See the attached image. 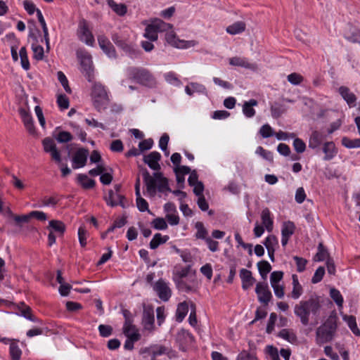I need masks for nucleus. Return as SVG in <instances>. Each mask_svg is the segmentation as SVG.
Returning <instances> with one entry per match:
<instances>
[{
	"mask_svg": "<svg viewBox=\"0 0 360 360\" xmlns=\"http://www.w3.org/2000/svg\"><path fill=\"white\" fill-rule=\"evenodd\" d=\"M321 309L320 297L312 295L308 300H302L294 307L295 314L300 318L303 326H307L309 323L310 315L315 322H318Z\"/></svg>",
	"mask_w": 360,
	"mask_h": 360,
	"instance_id": "f257e3e1",
	"label": "nucleus"
},
{
	"mask_svg": "<svg viewBox=\"0 0 360 360\" xmlns=\"http://www.w3.org/2000/svg\"><path fill=\"white\" fill-rule=\"evenodd\" d=\"M142 174L147 191L151 196H154L156 194L157 190L159 192H164L165 191H171L167 179L164 177L161 172H155L152 176L149 172L144 169H143Z\"/></svg>",
	"mask_w": 360,
	"mask_h": 360,
	"instance_id": "f03ea898",
	"label": "nucleus"
},
{
	"mask_svg": "<svg viewBox=\"0 0 360 360\" xmlns=\"http://www.w3.org/2000/svg\"><path fill=\"white\" fill-rule=\"evenodd\" d=\"M338 316L333 312L326 322L319 326L316 331V342L319 345L330 342L337 330Z\"/></svg>",
	"mask_w": 360,
	"mask_h": 360,
	"instance_id": "7ed1b4c3",
	"label": "nucleus"
},
{
	"mask_svg": "<svg viewBox=\"0 0 360 360\" xmlns=\"http://www.w3.org/2000/svg\"><path fill=\"white\" fill-rule=\"evenodd\" d=\"M91 96L95 108L101 111L108 105L110 99L105 86L100 82L94 83Z\"/></svg>",
	"mask_w": 360,
	"mask_h": 360,
	"instance_id": "20e7f679",
	"label": "nucleus"
},
{
	"mask_svg": "<svg viewBox=\"0 0 360 360\" xmlns=\"http://www.w3.org/2000/svg\"><path fill=\"white\" fill-rule=\"evenodd\" d=\"M128 77L145 86H153L155 79L150 72L143 68L131 67L127 70Z\"/></svg>",
	"mask_w": 360,
	"mask_h": 360,
	"instance_id": "39448f33",
	"label": "nucleus"
},
{
	"mask_svg": "<svg viewBox=\"0 0 360 360\" xmlns=\"http://www.w3.org/2000/svg\"><path fill=\"white\" fill-rule=\"evenodd\" d=\"M77 58L80 60L83 72L89 82H92L94 79V67L92 58L89 53L83 49L77 51Z\"/></svg>",
	"mask_w": 360,
	"mask_h": 360,
	"instance_id": "423d86ee",
	"label": "nucleus"
},
{
	"mask_svg": "<svg viewBox=\"0 0 360 360\" xmlns=\"http://www.w3.org/2000/svg\"><path fill=\"white\" fill-rule=\"evenodd\" d=\"M77 35L82 41H84L88 46H93L94 37L89 27L87 21L84 19H82L79 22Z\"/></svg>",
	"mask_w": 360,
	"mask_h": 360,
	"instance_id": "0eeeda50",
	"label": "nucleus"
},
{
	"mask_svg": "<svg viewBox=\"0 0 360 360\" xmlns=\"http://www.w3.org/2000/svg\"><path fill=\"white\" fill-rule=\"evenodd\" d=\"M42 145L44 150L50 154L51 159L57 164H60L62 161L60 152L58 150L54 140L46 137L43 139Z\"/></svg>",
	"mask_w": 360,
	"mask_h": 360,
	"instance_id": "6e6552de",
	"label": "nucleus"
},
{
	"mask_svg": "<svg viewBox=\"0 0 360 360\" xmlns=\"http://www.w3.org/2000/svg\"><path fill=\"white\" fill-rule=\"evenodd\" d=\"M142 324L145 330L152 332L155 329L154 310L151 306H143Z\"/></svg>",
	"mask_w": 360,
	"mask_h": 360,
	"instance_id": "1a4fd4ad",
	"label": "nucleus"
},
{
	"mask_svg": "<svg viewBox=\"0 0 360 360\" xmlns=\"http://www.w3.org/2000/svg\"><path fill=\"white\" fill-rule=\"evenodd\" d=\"M169 352V348L160 345H153L148 347L142 348L140 354L144 355V357L151 356V360H156V357Z\"/></svg>",
	"mask_w": 360,
	"mask_h": 360,
	"instance_id": "9d476101",
	"label": "nucleus"
},
{
	"mask_svg": "<svg viewBox=\"0 0 360 360\" xmlns=\"http://www.w3.org/2000/svg\"><path fill=\"white\" fill-rule=\"evenodd\" d=\"M88 155V149L84 148L77 149L72 158V168L79 169L84 167L86 164Z\"/></svg>",
	"mask_w": 360,
	"mask_h": 360,
	"instance_id": "9b49d317",
	"label": "nucleus"
},
{
	"mask_svg": "<svg viewBox=\"0 0 360 360\" xmlns=\"http://www.w3.org/2000/svg\"><path fill=\"white\" fill-rule=\"evenodd\" d=\"M255 292L258 296L259 301L264 305H267L272 297L268 284L266 283H257L256 285Z\"/></svg>",
	"mask_w": 360,
	"mask_h": 360,
	"instance_id": "f8f14e48",
	"label": "nucleus"
},
{
	"mask_svg": "<svg viewBox=\"0 0 360 360\" xmlns=\"http://www.w3.org/2000/svg\"><path fill=\"white\" fill-rule=\"evenodd\" d=\"M154 290L158 294L159 298L164 302L168 301L172 295V290L169 287L168 283L162 279H159L155 283L154 285Z\"/></svg>",
	"mask_w": 360,
	"mask_h": 360,
	"instance_id": "ddd939ff",
	"label": "nucleus"
},
{
	"mask_svg": "<svg viewBox=\"0 0 360 360\" xmlns=\"http://www.w3.org/2000/svg\"><path fill=\"white\" fill-rule=\"evenodd\" d=\"M229 64L233 66L241 67L252 71H256L258 68L256 63H250L246 58L239 56L229 58Z\"/></svg>",
	"mask_w": 360,
	"mask_h": 360,
	"instance_id": "4468645a",
	"label": "nucleus"
},
{
	"mask_svg": "<svg viewBox=\"0 0 360 360\" xmlns=\"http://www.w3.org/2000/svg\"><path fill=\"white\" fill-rule=\"evenodd\" d=\"M161 159V155L157 151H153L143 158V162L148 165V167L155 170L159 171L160 169V165L159 161Z\"/></svg>",
	"mask_w": 360,
	"mask_h": 360,
	"instance_id": "2eb2a0df",
	"label": "nucleus"
},
{
	"mask_svg": "<svg viewBox=\"0 0 360 360\" xmlns=\"http://www.w3.org/2000/svg\"><path fill=\"white\" fill-rule=\"evenodd\" d=\"M98 41L101 49L111 58L116 57V52L113 45L104 35H99L98 37Z\"/></svg>",
	"mask_w": 360,
	"mask_h": 360,
	"instance_id": "dca6fc26",
	"label": "nucleus"
},
{
	"mask_svg": "<svg viewBox=\"0 0 360 360\" xmlns=\"http://www.w3.org/2000/svg\"><path fill=\"white\" fill-rule=\"evenodd\" d=\"M19 113L27 131L30 134H35L36 130L34 126V122L31 115L24 108H20Z\"/></svg>",
	"mask_w": 360,
	"mask_h": 360,
	"instance_id": "f3484780",
	"label": "nucleus"
},
{
	"mask_svg": "<svg viewBox=\"0 0 360 360\" xmlns=\"http://www.w3.org/2000/svg\"><path fill=\"white\" fill-rule=\"evenodd\" d=\"M338 92L342 98L347 102L349 106H354L356 102V96L351 92L350 89L345 86H341L338 89Z\"/></svg>",
	"mask_w": 360,
	"mask_h": 360,
	"instance_id": "a211bd4d",
	"label": "nucleus"
},
{
	"mask_svg": "<svg viewBox=\"0 0 360 360\" xmlns=\"http://www.w3.org/2000/svg\"><path fill=\"white\" fill-rule=\"evenodd\" d=\"M240 277L242 281V288L243 290H248L255 282V279L252 276V272L245 269H242L240 271Z\"/></svg>",
	"mask_w": 360,
	"mask_h": 360,
	"instance_id": "6ab92c4d",
	"label": "nucleus"
},
{
	"mask_svg": "<svg viewBox=\"0 0 360 360\" xmlns=\"http://www.w3.org/2000/svg\"><path fill=\"white\" fill-rule=\"evenodd\" d=\"M123 199V195H120V193H115L112 190H110L108 191V196L105 197L106 203L111 207H115L120 205L124 207V205L122 202Z\"/></svg>",
	"mask_w": 360,
	"mask_h": 360,
	"instance_id": "aec40b11",
	"label": "nucleus"
},
{
	"mask_svg": "<svg viewBox=\"0 0 360 360\" xmlns=\"http://www.w3.org/2000/svg\"><path fill=\"white\" fill-rule=\"evenodd\" d=\"M261 219L263 226H264L269 232L273 229V219L271 217V213L268 208H265L261 213Z\"/></svg>",
	"mask_w": 360,
	"mask_h": 360,
	"instance_id": "412c9836",
	"label": "nucleus"
},
{
	"mask_svg": "<svg viewBox=\"0 0 360 360\" xmlns=\"http://www.w3.org/2000/svg\"><path fill=\"white\" fill-rule=\"evenodd\" d=\"M246 29V24L243 21H237L232 25L228 26L226 31L232 35L240 34Z\"/></svg>",
	"mask_w": 360,
	"mask_h": 360,
	"instance_id": "4be33fe9",
	"label": "nucleus"
},
{
	"mask_svg": "<svg viewBox=\"0 0 360 360\" xmlns=\"http://www.w3.org/2000/svg\"><path fill=\"white\" fill-rule=\"evenodd\" d=\"M258 102L255 99H250L245 101L243 105V112L247 117H252L255 115V110L254 106L257 105Z\"/></svg>",
	"mask_w": 360,
	"mask_h": 360,
	"instance_id": "5701e85b",
	"label": "nucleus"
},
{
	"mask_svg": "<svg viewBox=\"0 0 360 360\" xmlns=\"http://www.w3.org/2000/svg\"><path fill=\"white\" fill-rule=\"evenodd\" d=\"M150 23L153 25L157 32H167L173 27L172 24L167 23L159 18L151 20Z\"/></svg>",
	"mask_w": 360,
	"mask_h": 360,
	"instance_id": "b1692460",
	"label": "nucleus"
},
{
	"mask_svg": "<svg viewBox=\"0 0 360 360\" xmlns=\"http://www.w3.org/2000/svg\"><path fill=\"white\" fill-rule=\"evenodd\" d=\"M77 180L81 186L84 189L93 188L96 184V181L94 179H89L87 175L84 174H78Z\"/></svg>",
	"mask_w": 360,
	"mask_h": 360,
	"instance_id": "393cba45",
	"label": "nucleus"
},
{
	"mask_svg": "<svg viewBox=\"0 0 360 360\" xmlns=\"http://www.w3.org/2000/svg\"><path fill=\"white\" fill-rule=\"evenodd\" d=\"M323 151L325 153L324 160H331L337 153L335 146L333 142H326L323 145Z\"/></svg>",
	"mask_w": 360,
	"mask_h": 360,
	"instance_id": "a878e982",
	"label": "nucleus"
},
{
	"mask_svg": "<svg viewBox=\"0 0 360 360\" xmlns=\"http://www.w3.org/2000/svg\"><path fill=\"white\" fill-rule=\"evenodd\" d=\"M123 333L125 336L127 337V339L134 342H136L141 338V335L136 328L135 326H131V327H123Z\"/></svg>",
	"mask_w": 360,
	"mask_h": 360,
	"instance_id": "bb28decb",
	"label": "nucleus"
},
{
	"mask_svg": "<svg viewBox=\"0 0 360 360\" xmlns=\"http://www.w3.org/2000/svg\"><path fill=\"white\" fill-rule=\"evenodd\" d=\"M292 278L293 288H292V290L291 292V297L293 299L297 300L302 294L303 290H302V285L299 283L298 278H297V275L293 274L292 276Z\"/></svg>",
	"mask_w": 360,
	"mask_h": 360,
	"instance_id": "cd10ccee",
	"label": "nucleus"
},
{
	"mask_svg": "<svg viewBox=\"0 0 360 360\" xmlns=\"http://www.w3.org/2000/svg\"><path fill=\"white\" fill-rule=\"evenodd\" d=\"M176 288L181 291L184 292H191L193 290L195 281L194 279H191L189 283H187L184 279L182 280H176L174 281Z\"/></svg>",
	"mask_w": 360,
	"mask_h": 360,
	"instance_id": "c85d7f7f",
	"label": "nucleus"
},
{
	"mask_svg": "<svg viewBox=\"0 0 360 360\" xmlns=\"http://www.w3.org/2000/svg\"><path fill=\"white\" fill-rule=\"evenodd\" d=\"M323 140V136L319 131H314L312 132L309 141V147L311 148H316L319 147Z\"/></svg>",
	"mask_w": 360,
	"mask_h": 360,
	"instance_id": "c756f323",
	"label": "nucleus"
},
{
	"mask_svg": "<svg viewBox=\"0 0 360 360\" xmlns=\"http://www.w3.org/2000/svg\"><path fill=\"white\" fill-rule=\"evenodd\" d=\"M169 239L168 236H162L161 233H155L150 242V248L153 250L156 249L160 245L163 244Z\"/></svg>",
	"mask_w": 360,
	"mask_h": 360,
	"instance_id": "7c9ffc66",
	"label": "nucleus"
},
{
	"mask_svg": "<svg viewBox=\"0 0 360 360\" xmlns=\"http://www.w3.org/2000/svg\"><path fill=\"white\" fill-rule=\"evenodd\" d=\"M188 311V306L186 304V302H181L178 304L176 312V321L179 322H181L183 321V319L186 316L187 313Z\"/></svg>",
	"mask_w": 360,
	"mask_h": 360,
	"instance_id": "2f4dec72",
	"label": "nucleus"
},
{
	"mask_svg": "<svg viewBox=\"0 0 360 360\" xmlns=\"http://www.w3.org/2000/svg\"><path fill=\"white\" fill-rule=\"evenodd\" d=\"M48 229H51V231H54L56 232H58L61 235H63L65 231V224L59 220H51L49 223Z\"/></svg>",
	"mask_w": 360,
	"mask_h": 360,
	"instance_id": "473e14b6",
	"label": "nucleus"
},
{
	"mask_svg": "<svg viewBox=\"0 0 360 360\" xmlns=\"http://www.w3.org/2000/svg\"><path fill=\"white\" fill-rule=\"evenodd\" d=\"M108 5L114 12L120 16L125 15L127 13V6L123 4H117L113 0H110L108 1Z\"/></svg>",
	"mask_w": 360,
	"mask_h": 360,
	"instance_id": "72a5a7b5",
	"label": "nucleus"
},
{
	"mask_svg": "<svg viewBox=\"0 0 360 360\" xmlns=\"http://www.w3.org/2000/svg\"><path fill=\"white\" fill-rule=\"evenodd\" d=\"M257 267L261 276L265 280L271 270V266L267 261L263 260L257 263Z\"/></svg>",
	"mask_w": 360,
	"mask_h": 360,
	"instance_id": "f704fd0d",
	"label": "nucleus"
},
{
	"mask_svg": "<svg viewBox=\"0 0 360 360\" xmlns=\"http://www.w3.org/2000/svg\"><path fill=\"white\" fill-rule=\"evenodd\" d=\"M343 319L347 322L348 326L354 335L357 336L360 335V330L357 327L356 318L354 316L345 315L343 316Z\"/></svg>",
	"mask_w": 360,
	"mask_h": 360,
	"instance_id": "c9c22d12",
	"label": "nucleus"
},
{
	"mask_svg": "<svg viewBox=\"0 0 360 360\" xmlns=\"http://www.w3.org/2000/svg\"><path fill=\"white\" fill-rule=\"evenodd\" d=\"M295 226L292 221L285 222L282 226L281 235L290 238L295 232Z\"/></svg>",
	"mask_w": 360,
	"mask_h": 360,
	"instance_id": "e433bc0d",
	"label": "nucleus"
},
{
	"mask_svg": "<svg viewBox=\"0 0 360 360\" xmlns=\"http://www.w3.org/2000/svg\"><path fill=\"white\" fill-rule=\"evenodd\" d=\"M144 37L151 41H155L158 39V32L151 23L147 25L145 30Z\"/></svg>",
	"mask_w": 360,
	"mask_h": 360,
	"instance_id": "4c0bfd02",
	"label": "nucleus"
},
{
	"mask_svg": "<svg viewBox=\"0 0 360 360\" xmlns=\"http://www.w3.org/2000/svg\"><path fill=\"white\" fill-rule=\"evenodd\" d=\"M285 112V108L283 105L275 103L271 105V113L274 118H278Z\"/></svg>",
	"mask_w": 360,
	"mask_h": 360,
	"instance_id": "58836bf2",
	"label": "nucleus"
},
{
	"mask_svg": "<svg viewBox=\"0 0 360 360\" xmlns=\"http://www.w3.org/2000/svg\"><path fill=\"white\" fill-rule=\"evenodd\" d=\"M165 39L168 44H169L171 46L177 48L178 43L180 41V39H178L176 34L173 30H168V32L165 34Z\"/></svg>",
	"mask_w": 360,
	"mask_h": 360,
	"instance_id": "ea45409f",
	"label": "nucleus"
},
{
	"mask_svg": "<svg viewBox=\"0 0 360 360\" xmlns=\"http://www.w3.org/2000/svg\"><path fill=\"white\" fill-rule=\"evenodd\" d=\"M19 56L20 58V62L22 67L27 70L30 69V62L27 57V50L25 46L20 49Z\"/></svg>",
	"mask_w": 360,
	"mask_h": 360,
	"instance_id": "a19ab883",
	"label": "nucleus"
},
{
	"mask_svg": "<svg viewBox=\"0 0 360 360\" xmlns=\"http://www.w3.org/2000/svg\"><path fill=\"white\" fill-rule=\"evenodd\" d=\"M55 139L57 140L58 143H68L72 140L73 137L72 134L65 131H62L58 132V134L54 135Z\"/></svg>",
	"mask_w": 360,
	"mask_h": 360,
	"instance_id": "79ce46f5",
	"label": "nucleus"
},
{
	"mask_svg": "<svg viewBox=\"0 0 360 360\" xmlns=\"http://www.w3.org/2000/svg\"><path fill=\"white\" fill-rule=\"evenodd\" d=\"M264 245L266 250H275V248L278 245V241L275 236L270 235L266 238Z\"/></svg>",
	"mask_w": 360,
	"mask_h": 360,
	"instance_id": "37998d69",
	"label": "nucleus"
},
{
	"mask_svg": "<svg viewBox=\"0 0 360 360\" xmlns=\"http://www.w3.org/2000/svg\"><path fill=\"white\" fill-rule=\"evenodd\" d=\"M10 354L13 360H19L20 359L22 352L15 342L10 344Z\"/></svg>",
	"mask_w": 360,
	"mask_h": 360,
	"instance_id": "c03bdc74",
	"label": "nucleus"
},
{
	"mask_svg": "<svg viewBox=\"0 0 360 360\" xmlns=\"http://www.w3.org/2000/svg\"><path fill=\"white\" fill-rule=\"evenodd\" d=\"M279 337L288 340L292 343L297 340V336L295 334L288 329H283L279 332Z\"/></svg>",
	"mask_w": 360,
	"mask_h": 360,
	"instance_id": "a18cd8bd",
	"label": "nucleus"
},
{
	"mask_svg": "<svg viewBox=\"0 0 360 360\" xmlns=\"http://www.w3.org/2000/svg\"><path fill=\"white\" fill-rule=\"evenodd\" d=\"M190 266L182 268L181 269L176 271L174 273L173 281L182 280L188 276L190 271Z\"/></svg>",
	"mask_w": 360,
	"mask_h": 360,
	"instance_id": "49530a36",
	"label": "nucleus"
},
{
	"mask_svg": "<svg viewBox=\"0 0 360 360\" xmlns=\"http://www.w3.org/2000/svg\"><path fill=\"white\" fill-rule=\"evenodd\" d=\"M112 179L113 177L112 168L108 169L107 171L102 173V174L100 176V181L104 185L110 184L112 181Z\"/></svg>",
	"mask_w": 360,
	"mask_h": 360,
	"instance_id": "de8ad7c7",
	"label": "nucleus"
},
{
	"mask_svg": "<svg viewBox=\"0 0 360 360\" xmlns=\"http://www.w3.org/2000/svg\"><path fill=\"white\" fill-rule=\"evenodd\" d=\"M342 143L348 148H360V139L352 140L347 137H343Z\"/></svg>",
	"mask_w": 360,
	"mask_h": 360,
	"instance_id": "09e8293b",
	"label": "nucleus"
},
{
	"mask_svg": "<svg viewBox=\"0 0 360 360\" xmlns=\"http://www.w3.org/2000/svg\"><path fill=\"white\" fill-rule=\"evenodd\" d=\"M330 295L338 307H342L343 298L339 290L335 288L330 289Z\"/></svg>",
	"mask_w": 360,
	"mask_h": 360,
	"instance_id": "8fccbe9b",
	"label": "nucleus"
},
{
	"mask_svg": "<svg viewBox=\"0 0 360 360\" xmlns=\"http://www.w3.org/2000/svg\"><path fill=\"white\" fill-rule=\"evenodd\" d=\"M328 256L327 250L320 243L318 247V252L316 254L314 260L317 262L323 261Z\"/></svg>",
	"mask_w": 360,
	"mask_h": 360,
	"instance_id": "3c124183",
	"label": "nucleus"
},
{
	"mask_svg": "<svg viewBox=\"0 0 360 360\" xmlns=\"http://www.w3.org/2000/svg\"><path fill=\"white\" fill-rule=\"evenodd\" d=\"M136 196V205L139 211L141 212H146L148 211L149 213H150V210H148V203L147 201L143 199L141 196V193H139V195Z\"/></svg>",
	"mask_w": 360,
	"mask_h": 360,
	"instance_id": "603ef678",
	"label": "nucleus"
},
{
	"mask_svg": "<svg viewBox=\"0 0 360 360\" xmlns=\"http://www.w3.org/2000/svg\"><path fill=\"white\" fill-rule=\"evenodd\" d=\"M58 201L59 200L55 196H44L40 200L41 205L51 207H55Z\"/></svg>",
	"mask_w": 360,
	"mask_h": 360,
	"instance_id": "864d4df0",
	"label": "nucleus"
},
{
	"mask_svg": "<svg viewBox=\"0 0 360 360\" xmlns=\"http://www.w3.org/2000/svg\"><path fill=\"white\" fill-rule=\"evenodd\" d=\"M169 140V136L167 134L165 133L162 135L159 141V146L160 149L165 153L166 155H169L167 150V144Z\"/></svg>",
	"mask_w": 360,
	"mask_h": 360,
	"instance_id": "5fc2aeb1",
	"label": "nucleus"
},
{
	"mask_svg": "<svg viewBox=\"0 0 360 360\" xmlns=\"http://www.w3.org/2000/svg\"><path fill=\"white\" fill-rule=\"evenodd\" d=\"M57 75H58V79L61 83V84L63 86L65 91L67 93L70 94L71 93V89L69 86L68 81V79H67L66 76L61 71L58 72Z\"/></svg>",
	"mask_w": 360,
	"mask_h": 360,
	"instance_id": "6e6d98bb",
	"label": "nucleus"
},
{
	"mask_svg": "<svg viewBox=\"0 0 360 360\" xmlns=\"http://www.w3.org/2000/svg\"><path fill=\"white\" fill-rule=\"evenodd\" d=\"M32 49L34 53V58L37 60H41L44 58V48L40 45L32 44Z\"/></svg>",
	"mask_w": 360,
	"mask_h": 360,
	"instance_id": "4d7b16f0",
	"label": "nucleus"
},
{
	"mask_svg": "<svg viewBox=\"0 0 360 360\" xmlns=\"http://www.w3.org/2000/svg\"><path fill=\"white\" fill-rule=\"evenodd\" d=\"M152 224L157 230H165L167 228V224L163 218L158 217L153 220Z\"/></svg>",
	"mask_w": 360,
	"mask_h": 360,
	"instance_id": "13d9d810",
	"label": "nucleus"
},
{
	"mask_svg": "<svg viewBox=\"0 0 360 360\" xmlns=\"http://www.w3.org/2000/svg\"><path fill=\"white\" fill-rule=\"evenodd\" d=\"M100 335L104 338L109 337L112 333V328L109 325L101 324L98 326Z\"/></svg>",
	"mask_w": 360,
	"mask_h": 360,
	"instance_id": "bf43d9fd",
	"label": "nucleus"
},
{
	"mask_svg": "<svg viewBox=\"0 0 360 360\" xmlns=\"http://www.w3.org/2000/svg\"><path fill=\"white\" fill-rule=\"evenodd\" d=\"M256 153L262 156L264 159L272 162L273 161V155L272 153L268 150H266L262 146L257 147L256 150Z\"/></svg>",
	"mask_w": 360,
	"mask_h": 360,
	"instance_id": "052dcab7",
	"label": "nucleus"
},
{
	"mask_svg": "<svg viewBox=\"0 0 360 360\" xmlns=\"http://www.w3.org/2000/svg\"><path fill=\"white\" fill-rule=\"evenodd\" d=\"M324 274H325V269H324V267H323V266L319 267L316 270V271H315V273H314V276H313V277L311 278V283H317L320 282L322 280V278H323V277L324 276Z\"/></svg>",
	"mask_w": 360,
	"mask_h": 360,
	"instance_id": "680f3d73",
	"label": "nucleus"
},
{
	"mask_svg": "<svg viewBox=\"0 0 360 360\" xmlns=\"http://www.w3.org/2000/svg\"><path fill=\"white\" fill-rule=\"evenodd\" d=\"M302 80V76L298 73L293 72L288 75V81L292 84L298 85Z\"/></svg>",
	"mask_w": 360,
	"mask_h": 360,
	"instance_id": "e2e57ef3",
	"label": "nucleus"
},
{
	"mask_svg": "<svg viewBox=\"0 0 360 360\" xmlns=\"http://www.w3.org/2000/svg\"><path fill=\"white\" fill-rule=\"evenodd\" d=\"M293 259L296 262L297 271L298 272H302L304 271L307 260L298 256H294Z\"/></svg>",
	"mask_w": 360,
	"mask_h": 360,
	"instance_id": "0e129e2a",
	"label": "nucleus"
},
{
	"mask_svg": "<svg viewBox=\"0 0 360 360\" xmlns=\"http://www.w3.org/2000/svg\"><path fill=\"white\" fill-rule=\"evenodd\" d=\"M293 146L296 152L298 153H303L306 149V145L304 142L299 138L295 139L293 141Z\"/></svg>",
	"mask_w": 360,
	"mask_h": 360,
	"instance_id": "69168bd1",
	"label": "nucleus"
},
{
	"mask_svg": "<svg viewBox=\"0 0 360 360\" xmlns=\"http://www.w3.org/2000/svg\"><path fill=\"white\" fill-rule=\"evenodd\" d=\"M283 271H277L272 272L270 276V281L271 285L278 284L279 281L283 278Z\"/></svg>",
	"mask_w": 360,
	"mask_h": 360,
	"instance_id": "338daca9",
	"label": "nucleus"
},
{
	"mask_svg": "<svg viewBox=\"0 0 360 360\" xmlns=\"http://www.w3.org/2000/svg\"><path fill=\"white\" fill-rule=\"evenodd\" d=\"M58 106L63 109H68L69 108V99L65 95H59L57 98Z\"/></svg>",
	"mask_w": 360,
	"mask_h": 360,
	"instance_id": "774afa93",
	"label": "nucleus"
}]
</instances>
